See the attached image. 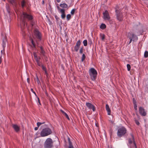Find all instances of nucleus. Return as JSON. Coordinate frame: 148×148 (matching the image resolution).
Wrapping results in <instances>:
<instances>
[{"label": "nucleus", "mask_w": 148, "mask_h": 148, "mask_svg": "<svg viewBox=\"0 0 148 148\" xmlns=\"http://www.w3.org/2000/svg\"><path fill=\"white\" fill-rule=\"evenodd\" d=\"M7 41L6 37L5 36L3 39V48H5V43Z\"/></svg>", "instance_id": "6ab92c4d"}, {"label": "nucleus", "mask_w": 148, "mask_h": 148, "mask_svg": "<svg viewBox=\"0 0 148 148\" xmlns=\"http://www.w3.org/2000/svg\"><path fill=\"white\" fill-rule=\"evenodd\" d=\"M130 39V42H129V43H128V44H130L131 42H132V38H131V37H130L129 38Z\"/></svg>", "instance_id": "3c124183"}, {"label": "nucleus", "mask_w": 148, "mask_h": 148, "mask_svg": "<svg viewBox=\"0 0 148 148\" xmlns=\"http://www.w3.org/2000/svg\"><path fill=\"white\" fill-rule=\"evenodd\" d=\"M46 59L47 58V57H46Z\"/></svg>", "instance_id": "774afa93"}, {"label": "nucleus", "mask_w": 148, "mask_h": 148, "mask_svg": "<svg viewBox=\"0 0 148 148\" xmlns=\"http://www.w3.org/2000/svg\"><path fill=\"white\" fill-rule=\"evenodd\" d=\"M60 111L62 112V113L63 115H64V114H65V112L64 111H63V110H60Z\"/></svg>", "instance_id": "603ef678"}, {"label": "nucleus", "mask_w": 148, "mask_h": 148, "mask_svg": "<svg viewBox=\"0 0 148 148\" xmlns=\"http://www.w3.org/2000/svg\"><path fill=\"white\" fill-rule=\"evenodd\" d=\"M100 36L101 39L102 40H103L105 39V35L103 34H100Z\"/></svg>", "instance_id": "a878e982"}, {"label": "nucleus", "mask_w": 148, "mask_h": 148, "mask_svg": "<svg viewBox=\"0 0 148 148\" xmlns=\"http://www.w3.org/2000/svg\"><path fill=\"white\" fill-rule=\"evenodd\" d=\"M45 123V122H43L42 123L38 122L37 123V126H38V127H39L42 124H43Z\"/></svg>", "instance_id": "2f4dec72"}, {"label": "nucleus", "mask_w": 148, "mask_h": 148, "mask_svg": "<svg viewBox=\"0 0 148 148\" xmlns=\"http://www.w3.org/2000/svg\"><path fill=\"white\" fill-rule=\"evenodd\" d=\"M26 2L25 0H23L21 2V5L22 8H24Z\"/></svg>", "instance_id": "393cba45"}, {"label": "nucleus", "mask_w": 148, "mask_h": 148, "mask_svg": "<svg viewBox=\"0 0 148 148\" xmlns=\"http://www.w3.org/2000/svg\"><path fill=\"white\" fill-rule=\"evenodd\" d=\"M41 67L42 68V69L43 71H45V70H47V69H46V67H45V66H43V65L42 66H41Z\"/></svg>", "instance_id": "c03bdc74"}, {"label": "nucleus", "mask_w": 148, "mask_h": 148, "mask_svg": "<svg viewBox=\"0 0 148 148\" xmlns=\"http://www.w3.org/2000/svg\"><path fill=\"white\" fill-rule=\"evenodd\" d=\"M83 43L84 46H86L87 45L88 42L86 40H84L83 42Z\"/></svg>", "instance_id": "cd10ccee"}, {"label": "nucleus", "mask_w": 148, "mask_h": 148, "mask_svg": "<svg viewBox=\"0 0 148 148\" xmlns=\"http://www.w3.org/2000/svg\"><path fill=\"white\" fill-rule=\"evenodd\" d=\"M89 72L90 78L92 80H95L97 75V71L94 68H91L89 70Z\"/></svg>", "instance_id": "20e7f679"}, {"label": "nucleus", "mask_w": 148, "mask_h": 148, "mask_svg": "<svg viewBox=\"0 0 148 148\" xmlns=\"http://www.w3.org/2000/svg\"><path fill=\"white\" fill-rule=\"evenodd\" d=\"M22 15L23 18L22 20V22L21 24V27L22 28L23 27H24L25 26V24L26 23V19H27L29 21H31L33 19V16L30 14H27V13L23 12Z\"/></svg>", "instance_id": "f257e3e1"}, {"label": "nucleus", "mask_w": 148, "mask_h": 148, "mask_svg": "<svg viewBox=\"0 0 148 148\" xmlns=\"http://www.w3.org/2000/svg\"><path fill=\"white\" fill-rule=\"evenodd\" d=\"M71 18V16L70 14H68L66 16V19L67 21H69Z\"/></svg>", "instance_id": "c85d7f7f"}, {"label": "nucleus", "mask_w": 148, "mask_h": 148, "mask_svg": "<svg viewBox=\"0 0 148 148\" xmlns=\"http://www.w3.org/2000/svg\"><path fill=\"white\" fill-rule=\"evenodd\" d=\"M2 57V56H1L0 57V64H1V62H2V59H1Z\"/></svg>", "instance_id": "6e6d98bb"}, {"label": "nucleus", "mask_w": 148, "mask_h": 148, "mask_svg": "<svg viewBox=\"0 0 148 148\" xmlns=\"http://www.w3.org/2000/svg\"><path fill=\"white\" fill-rule=\"evenodd\" d=\"M37 98H38V103H39V104L40 105H41V104L40 102V100L39 98L38 97H37Z\"/></svg>", "instance_id": "864d4df0"}, {"label": "nucleus", "mask_w": 148, "mask_h": 148, "mask_svg": "<svg viewBox=\"0 0 148 148\" xmlns=\"http://www.w3.org/2000/svg\"><path fill=\"white\" fill-rule=\"evenodd\" d=\"M96 126L97 127H98V126H97V124H96Z\"/></svg>", "instance_id": "e2e57ef3"}, {"label": "nucleus", "mask_w": 148, "mask_h": 148, "mask_svg": "<svg viewBox=\"0 0 148 148\" xmlns=\"http://www.w3.org/2000/svg\"><path fill=\"white\" fill-rule=\"evenodd\" d=\"M127 133V130L124 127H121L119 128L118 130L117 135L119 137L124 136Z\"/></svg>", "instance_id": "423d86ee"}, {"label": "nucleus", "mask_w": 148, "mask_h": 148, "mask_svg": "<svg viewBox=\"0 0 148 148\" xmlns=\"http://www.w3.org/2000/svg\"><path fill=\"white\" fill-rule=\"evenodd\" d=\"M64 116H65V117H66V118L68 119L69 120H70L68 116V115H67V114L65 113V114L64 115Z\"/></svg>", "instance_id": "ea45409f"}, {"label": "nucleus", "mask_w": 148, "mask_h": 148, "mask_svg": "<svg viewBox=\"0 0 148 148\" xmlns=\"http://www.w3.org/2000/svg\"><path fill=\"white\" fill-rule=\"evenodd\" d=\"M134 108L135 110H137V104H134Z\"/></svg>", "instance_id": "49530a36"}, {"label": "nucleus", "mask_w": 148, "mask_h": 148, "mask_svg": "<svg viewBox=\"0 0 148 148\" xmlns=\"http://www.w3.org/2000/svg\"><path fill=\"white\" fill-rule=\"evenodd\" d=\"M75 10H76L75 9H72L71 12V14L72 15H74L75 13Z\"/></svg>", "instance_id": "473e14b6"}, {"label": "nucleus", "mask_w": 148, "mask_h": 148, "mask_svg": "<svg viewBox=\"0 0 148 148\" xmlns=\"http://www.w3.org/2000/svg\"><path fill=\"white\" fill-rule=\"evenodd\" d=\"M38 127H38V126H37V127H36L34 128V130H38Z\"/></svg>", "instance_id": "4d7b16f0"}, {"label": "nucleus", "mask_w": 148, "mask_h": 148, "mask_svg": "<svg viewBox=\"0 0 148 148\" xmlns=\"http://www.w3.org/2000/svg\"><path fill=\"white\" fill-rule=\"evenodd\" d=\"M106 25L104 23H102L100 27V28L102 29H106Z\"/></svg>", "instance_id": "5701e85b"}, {"label": "nucleus", "mask_w": 148, "mask_h": 148, "mask_svg": "<svg viewBox=\"0 0 148 148\" xmlns=\"http://www.w3.org/2000/svg\"><path fill=\"white\" fill-rule=\"evenodd\" d=\"M86 105L90 109H92L93 111H95V107L91 103L87 102L86 103Z\"/></svg>", "instance_id": "9d476101"}, {"label": "nucleus", "mask_w": 148, "mask_h": 148, "mask_svg": "<svg viewBox=\"0 0 148 148\" xmlns=\"http://www.w3.org/2000/svg\"><path fill=\"white\" fill-rule=\"evenodd\" d=\"M83 47H82L79 50V53L80 54H82L83 53Z\"/></svg>", "instance_id": "4c0bfd02"}, {"label": "nucleus", "mask_w": 148, "mask_h": 148, "mask_svg": "<svg viewBox=\"0 0 148 148\" xmlns=\"http://www.w3.org/2000/svg\"><path fill=\"white\" fill-rule=\"evenodd\" d=\"M132 100H133V103L134 104H137L136 101L134 98H133Z\"/></svg>", "instance_id": "a19ab883"}, {"label": "nucleus", "mask_w": 148, "mask_h": 148, "mask_svg": "<svg viewBox=\"0 0 148 148\" xmlns=\"http://www.w3.org/2000/svg\"><path fill=\"white\" fill-rule=\"evenodd\" d=\"M36 80H35V82H36H36L37 83V84L38 85H40H40L41 84L40 82V81L39 80V78H38L37 75L36 74Z\"/></svg>", "instance_id": "b1692460"}, {"label": "nucleus", "mask_w": 148, "mask_h": 148, "mask_svg": "<svg viewBox=\"0 0 148 148\" xmlns=\"http://www.w3.org/2000/svg\"><path fill=\"white\" fill-rule=\"evenodd\" d=\"M88 44H89L90 45V46H91V45H92V43L91 40H89Z\"/></svg>", "instance_id": "de8ad7c7"}, {"label": "nucleus", "mask_w": 148, "mask_h": 148, "mask_svg": "<svg viewBox=\"0 0 148 148\" xmlns=\"http://www.w3.org/2000/svg\"><path fill=\"white\" fill-rule=\"evenodd\" d=\"M34 33L36 38L39 40V41L41 40V33L36 29H35L34 31Z\"/></svg>", "instance_id": "0eeeda50"}, {"label": "nucleus", "mask_w": 148, "mask_h": 148, "mask_svg": "<svg viewBox=\"0 0 148 148\" xmlns=\"http://www.w3.org/2000/svg\"><path fill=\"white\" fill-rule=\"evenodd\" d=\"M30 24L32 25V27H33L34 24V23L33 21L32 20L30 21Z\"/></svg>", "instance_id": "e433bc0d"}, {"label": "nucleus", "mask_w": 148, "mask_h": 148, "mask_svg": "<svg viewBox=\"0 0 148 148\" xmlns=\"http://www.w3.org/2000/svg\"><path fill=\"white\" fill-rule=\"evenodd\" d=\"M60 12L61 13V17L62 18L64 19L66 17V14L65 12V10L63 8L61 10V11Z\"/></svg>", "instance_id": "f8f14e48"}, {"label": "nucleus", "mask_w": 148, "mask_h": 148, "mask_svg": "<svg viewBox=\"0 0 148 148\" xmlns=\"http://www.w3.org/2000/svg\"><path fill=\"white\" fill-rule=\"evenodd\" d=\"M53 142L50 138H47L45 142L44 147L45 148H51L53 146Z\"/></svg>", "instance_id": "39448f33"}, {"label": "nucleus", "mask_w": 148, "mask_h": 148, "mask_svg": "<svg viewBox=\"0 0 148 148\" xmlns=\"http://www.w3.org/2000/svg\"><path fill=\"white\" fill-rule=\"evenodd\" d=\"M135 122L136 125H139L140 124V123L139 122L136 120H135Z\"/></svg>", "instance_id": "a18cd8bd"}, {"label": "nucleus", "mask_w": 148, "mask_h": 148, "mask_svg": "<svg viewBox=\"0 0 148 148\" xmlns=\"http://www.w3.org/2000/svg\"><path fill=\"white\" fill-rule=\"evenodd\" d=\"M103 18L105 20H109L110 19V16L108 11L107 10L105 11V12H103Z\"/></svg>", "instance_id": "6e6552de"}, {"label": "nucleus", "mask_w": 148, "mask_h": 148, "mask_svg": "<svg viewBox=\"0 0 148 148\" xmlns=\"http://www.w3.org/2000/svg\"><path fill=\"white\" fill-rule=\"evenodd\" d=\"M24 27H23L22 28H21L22 32V35L23 37H24L26 35L25 31L23 30Z\"/></svg>", "instance_id": "c756f323"}, {"label": "nucleus", "mask_w": 148, "mask_h": 148, "mask_svg": "<svg viewBox=\"0 0 148 148\" xmlns=\"http://www.w3.org/2000/svg\"><path fill=\"white\" fill-rule=\"evenodd\" d=\"M1 56H2V55H4L5 54V50H4V48H3V50H2L1 51Z\"/></svg>", "instance_id": "37998d69"}, {"label": "nucleus", "mask_w": 148, "mask_h": 148, "mask_svg": "<svg viewBox=\"0 0 148 148\" xmlns=\"http://www.w3.org/2000/svg\"><path fill=\"white\" fill-rule=\"evenodd\" d=\"M44 71H45V74L46 75L47 77V76L48 75V73H47V70H45Z\"/></svg>", "instance_id": "8fccbe9b"}, {"label": "nucleus", "mask_w": 148, "mask_h": 148, "mask_svg": "<svg viewBox=\"0 0 148 148\" xmlns=\"http://www.w3.org/2000/svg\"><path fill=\"white\" fill-rule=\"evenodd\" d=\"M12 127L16 132H18L20 130V128L16 124H13Z\"/></svg>", "instance_id": "ddd939ff"}, {"label": "nucleus", "mask_w": 148, "mask_h": 148, "mask_svg": "<svg viewBox=\"0 0 148 148\" xmlns=\"http://www.w3.org/2000/svg\"><path fill=\"white\" fill-rule=\"evenodd\" d=\"M36 43H37V44L38 45V42H36Z\"/></svg>", "instance_id": "69168bd1"}, {"label": "nucleus", "mask_w": 148, "mask_h": 148, "mask_svg": "<svg viewBox=\"0 0 148 148\" xmlns=\"http://www.w3.org/2000/svg\"><path fill=\"white\" fill-rule=\"evenodd\" d=\"M57 8H58V10L60 12V11H61V10L62 9H61V8H60L59 6H57Z\"/></svg>", "instance_id": "09e8293b"}, {"label": "nucleus", "mask_w": 148, "mask_h": 148, "mask_svg": "<svg viewBox=\"0 0 148 148\" xmlns=\"http://www.w3.org/2000/svg\"><path fill=\"white\" fill-rule=\"evenodd\" d=\"M127 70L128 71H130L131 69V66L130 65L128 64H127Z\"/></svg>", "instance_id": "f704fd0d"}, {"label": "nucleus", "mask_w": 148, "mask_h": 148, "mask_svg": "<svg viewBox=\"0 0 148 148\" xmlns=\"http://www.w3.org/2000/svg\"><path fill=\"white\" fill-rule=\"evenodd\" d=\"M44 3H45L44 1L43 0L42 2V4L44 5Z\"/></svg>", "instance_id": "052dcab7"}, {"label": "nucleus", "mask_w": 148, "mask_h": 148, "mask_svg": "<svg viewBox=\"0 0 148 148\" xmlns=\"http://www.w3.org/2000/svg\"><path fill=\"white\" fill-rule=\"evenodd\" d=\"M86 58V56L85 54H82V58H81V61L82 62H83L84 61V60L85 59V58Z\"/></svg>", "instance_id": "bb28decb"}, {"label": "nucleus", "mask_w": 148, "mask_h": 148, "mask_svg": "<svg viewBox=\"0 0 148 148\" xmlns=\"http://www.w3.org/2000/svg\"><path fill=\"white\" fill-rule=\"evenodd\" d=\"M37 63V65L40 66L41 67V66H42L43 65L42 64V63L41 62H40V61L36 62Z\"/></svg>", "instance_id": "c9c22d12"}, {"label": "nucleus", "mask_w": 148, "mask_h": 148, "mask_svg": "<svg viewBox=\"0 0 148 148\" xmlns=\"http://www.w3.org/2000/svg\"><path fill=\"white\" fill-rule=\"evenodd\" d=\"M132 38H133L134 39H138V38L136 36L134 35L133 34H132Z\"/></svg>", "instance_id": "72a5a7b5"}, {"label": "nucleus", "mask_w": 148, "mask_h": 148, "mask_svg": "<svg viewBox=\"0 0 148 148\" xmlns=\"http://www.w3.org/2000/svg\"><path fill=\"white\" fill-rule=\"evenodd\" d=\"M60 6L61 7L64 8H67L68 6L65 3L60 4Z\"/></svg>", "instance_id": "4be33fe9"}, {"label": "nucleus", "mask_w": 148, "mask_h": 148, "mask_svg": "<svg viewBox=\"0 0 148 148\" xmlns=\"http://www.w3.org/2000/svg\"><path fill=\"white\" fill-rule=\"evenodd\" d=\"M34 93L35 95H36V93Z\"/></svg>", "instance_id": "0e129e2a"}, {"label": "nucleus", "mask_w": 148, "mask_h": 148, "mask_svg": "<svg viewBox=\"0 0 148 148\" xmlns=\"http://www.w3.org/2000/svg\"><path fill=\"white\" fill-rule=\"evenodd\" d=\"M133 142V141H132V140L131 138H129L128 139V142H129V144H132Z\"/></svg>", "instance_id": "79ce46f5"}, {"label": "nucleus", "mask_w": 148, "mask_h": 148, "mask_svg": "<svg viewBox=\"0 0 148 148\" xmlns=\"http://www.w3.org/2000/svg\"><path fill=\"white\" fill-rule=\"evenodd\" d=\"M81 41L80 40H78L76 43V45L74 47V50L76 52H77L81 45Z\"/></svg>", "instance_id": "9b49d317"}, {"label": "nucleus", "mask_w": 148, "mask_h": 148, "mask_svg": "<svg viewBox=\"0 0 148 148\" xmlns=\"http://www.w3.org/2000/svg\"><path fill=\"white\" fill-rule=\"evenodd\" d=\"M106 109L108 112V115H110L111 114V110L109 107V106L108 104H106Z\"/></svg>", "instance_id": "f3484780"}, {"label": "nucleus", "mask_w": 148, "mask_h": 148, "mask_svg": "<svg viewBox=\"0 0 148 148\" xmlns=\"http://www.w3.org/2000/svg\"><path fill=\"white\" fill-rule=\"evenodd\" d=\"M114 9L117 19L119 21H122L123 20V16L122 12H121V10L119 6L118 5H116Z\"/></svg>", "instance_id": "f03ea898"}, {"label": "nucleus", "mask_w": 148, "mask_h": 148, "mask_svg": "<svg viewBox=\"0 0 148 148\" xmlns=\"http://www.w3.org/2000/svg\"><path fill=\"white\" fill-rule=\"evenodd\" d=\"M56 1L58 3H59L60 2V0H56Z\"/></svg>", "instance_id": "680f3d73"}, {"label": "nucleus", "mask_w": 148, "mask_h": 148, "mask_svg": "<svg viewBox=\"0 0 148 148\" xmlns=\"http://www.w3.org/2000/svg\"><path fill=\"white\" fill-rule=\"evenodd\" d=\"M31 91H32L33 92H35L33 91V89L32 88H31Z\"/></svg>", "instance_id": "bf43d9fd"}, {"label": "nucleus", "mask_w": 148, "mask_h": 148, "mask_svg": "<svg viewBox=\"0 0 148 148\" xmlns=\"http://www.w3.org/2000/svg\"><path fill=\"white\" fill-rule=\"evenodd\" d=\"M40 48L41 50V51L40 52V53L42 54L43 56H45V52L44 50L43 47L41 46L40 47Z\"/></svg>", "instance_id": "aec40b11"}, {"label": "nucleus", "mask_w": 148, "mask_h": 148, "mask_svg": "<svg viewBox=\"0 0 148 148\" xmlns=\"http://www.w3.org/2000/svg\"><path fill=\"white\" fill-rule=\"evenodd\" d=\"M55 16L57 22H58V21L60 20V18L59 17H58L56 15H55Z\"/></svg>", "instance_id": "58836bf2"}, {"label": "nucleus", "mask_w": 148, "mask_h": 148, "mask_svg": "<svg viewBox=\"0 0 148 148\" xmlns=\"http://www.w3.org/2000/svg\"><path fill=\"white\" fill-rule=\"evenodd\" d=\"M68 140L69 142V146L68 147L67 146L66 147V148H74L72 145V143L69 137H68Z\"/></svg>", "instance_id": "dca6fc26"}, {"label": "nucleus", "mask_w": 148, "mask_h": 148, "mask_svg": "<svg viewBox=\"0 0 148 148\" xmlns=\"http://www.w3.org/2000/svg\"><path fill=\"white\" fill-rule=\"evenodd\" d=\"M52 133L51 129L47 127L42 129L40 133V135L41 137H45L48 136Z\"/></svg>", "instance_id": "7ed1b4c3"}, {"label": "nucleus", "mask_w": 148, "mask_h": 148, "mask_svg": "<svg viewBox=\"0 0 148 148\" xmlns=\"http://www.w3.org/2000/svg\"><path fill=\"white\" fill-rule=\"evenodd\" d=\"M10 2L15 7H16L17 5L16 0H10Z\"/></svg>", "instance_id": "2eb2a0df"}, {"label": "nucleus", "mask_w": 148, "mask_h": 148, "mask_svg": "<svg viewBox=\"0 0 148 148\" xmlns=\"http://www.w3.org/2000/svg\"><path fill=\"white\" fill-rule=\"evenodd\" d=\"M29 39L31 41V42L32 44V45H33V47H33L36 49V45L34 42V41L33 39H32V38L31 37H29Z\"/></svg>", "instance_id": "412c9836"}, {"label": "nucleus", "mask_w": 148, "mask_h": 148, "mask_svg": "<svg viewBox=\"0 0 148 148\" xmlns=\"http://www.w3.org/2000/svg\"><path fill=\"white\" fill-rule=\"evenodd\" d=\"M36 62L40 61V56H37L36 54V53L34 52L33 53Z\"/></svg>", "instance_id": "4468645a"}, {"label": "nucleus", "mask_w": 148, "mask_h": 148, "mask_svg": "<svg viewBox=\"0 0 148 148\" xmlns=\"http://www.w3.org/2000/svg\"><path fill=\"white\" fill-rule=\"evenodd\" d=\"M139 111L140 114L142 116H145L147 115V113L145 111V109L143 107H139Z\"/></svg>", "instance_id": "1a4fd4ad"}, {"label": "nucleus", "mask_w": 148, "mask_h": 148, "mask_svg": "<svg viewBox=\"0 0 148 148\" xmlns=\"http://www.w3.org/2000/svg\"><path fill=\"white\" fill-rule=\"evenodd\" d=\"M45 94L46 96L49 97H50L48 95V93H45Z\"/></svg>", "instance_id": "13d9d810"}, {"label": "nucleus", "mask_w": 148, "mask_h": 148, "mask_svg": "<svg viewBox=\"0 0 148 148\" xmlns=\"http://www.w3.org/2000/svg\"><path fill=\"white\" fill-rule=\"evenodd\" d=\"M131 135L132 138V140H133V143L134 145V147H133V148H137L136 144L135 141L134 137V135L133 134H131Z\"/></svg>", "instance_id": "a211bd4d"}, {"label": "nucleus", "mask_w": 148, "mask_h": 148, "mask_svg": "<svg viewBox=\"0 0 148 148\" xmlns=\"http://www.w3.org/2000/svg\"><path fill=\"white\" fill-rule=\"evenodd\" d=\"M144 57L147 58L148 57V52L147 51H145L144 54Z\"/></svg>", "instance_id": "7c9ffc66"}, {"label": "nucleus", "mask_w": 148, "mask_h": 148, "mask_svg": "<svg viewBox=\"0 0 148 148\" xmlns=\"http://www.w3.org/2000/svg\"><path fill=\"white\" fill-rule=\"evenodd\" d=\"M27 82L29 84V83H30V80H29V78H27Z\"/></svg>", "instance_id": "5fc2aeb1"}, {"label": "nucleus", "mask_w": 148, "mask_h": 148, "mask_svg": "<svg viewBox=\"0 0 148 148\" xmlns=\"http://www.w3.org/2000/svg\"><path fill=\"white\" fill-rule=\"evenodd\" d=\"M46 59L47 58V57H46Z\"/></svg>", "instance_id": "338daca9"}]
</instances>
